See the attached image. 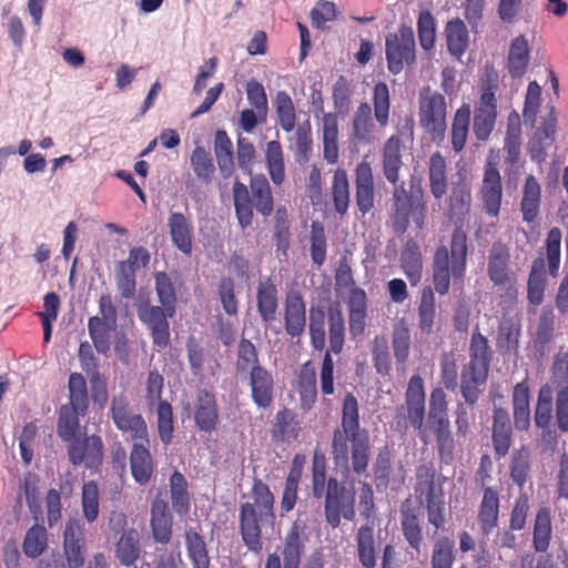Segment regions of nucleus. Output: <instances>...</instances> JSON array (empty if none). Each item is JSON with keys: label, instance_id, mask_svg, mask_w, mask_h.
<instances>
[{"label": "nucleus", "instance_id": "nucleus-3", "mask_svg": "<svg viewBox=\"0 0 568 568\" xmlns=\"http://www.w3.org/2000/svg\"><path fill=\"white\" fill-rule=\"evenodd\" d=\"M253 501L241 504L239 509V530L243 544L253 554L263 550L262 525L273 526L275 523V498L267 484L261 478L253 479L251 488Z\"/></svg>", "mask_w": 568, "mask_h": 568}, {"label": "nucleus", "instance_id": "nucleus-37", "mask_svg": "<svg viewBox=\"0 0 568 568\" xmlns=\"http://www.w3.org/2000/svg\"><path fill=\"white\" fill-rule=\"evenodd\" d=\"M521 336V323L518 317L504 315L499 321L496 347L503 355L517 354Z\"/></svg>", "mask_w": 568, "mask_h": 568}, {"label": "nucleus", "instance_id": "nucleus-1", "mask_svg": "<svg viewBox=\"0 0 568 568\" xmlns=\"http://www.w3.org/2000/svg\"><path fill=\"white\" fill-rule=\"evenodd\" d=\"M467 234L462 226L453 231L449 248L440 244L436 247L432 261L433 286H425L420 292L417 306L418 327L423 334L433 333L436 320L435 292L446 295L450 287V277L462 281L467 268Z\"/></svg>", "mask_w": 568, "mask_h": 568}, {"label": "nucleus", "instance_id": "nucleus-40", "mask_svg": "<svg viewBox=\"0 0 568 568\" xmlns=\"http://www.w3.org/2000/svg\"><path fill=\"white\" fill-rule=\"evenodd\" d=\"M540 205L541 186L537 179L529 174L525 179L520 200V212L523 214V221L528 224L536 222L540 213Z\"/></svg>", "mask_w": 568, "mask_h": 568}, {"label": "nucleus", "instance_id": "nucleus-9", "mask_svg": "<svg viewBox=\"0 0 568 568\" xmlns=\"http://www.w3.org/2000/svg\"><path fill=\"white\" fill-rule=\"evenodd\" d=\"M427 212L426 200L414 197L404 184L396 185L392 193L390 223L395 234H404L410 217L417 229H423Z\"/></svg>", "mask_w": 568, "mask_h": 568}, {"label": "nucleus", "instance_id": "nucleus-44", "mask_svg": "<svg viewBox=\"0 0 568 568\" xmlns=\"http://www.w3.org/2000/svg\"><path fill=\"white\" fill-rule=\"evenodd\" d=\"M531 471V453L527 445H521L519 448L513 450L509 464V477L514 485L521 489L528 479Z\"/></svg>", "mask_w": 568, "mask_h": 568}, {"label": "nucleus", "instance_id": "nucleus-57", "mask_svg": "<svg viewBox=\"0 0 568 568\" xmlns=\"http://www.w3.org/2000/svg\"><path fill=\"white\" fill-rule=\"evenodd\" d=\"M374 120L372 108L367 102H362L353 115V136L359 142H371L374 133Z\"/></svg>", "mask_w": 568, "mask_h": 568}, {"label": "nucleus", "instance_id": "nucleus-50", "mask_svg": "<svg viewBox=\"0 0 568 568\" xmlns=\"http://www.w3.org/2000/svg\"><path fill=\"white\" fill-rule=\"evenodd\" d=\"M529 62V45L524 36L516 37L510 44L508 53V72L514 78H521Z\"/></svg>", "mask_w": 568, "mask_h": 568}, {"label": "nucleus", "instance_id": "nucleus-34", "mask_svg": "<svg viewBox=\"0 0 568 568\" xmlns=\"http://www.w3.org/2000/svg\"><path fill=\"white\" fill-rule=\"evenodd\" d=\"M168 227L172 244L181 253L190 255L193 247V227L191 221L181 212H170Z\"/></svg>", "mask_w": 568, "mask_h": 568}, {"label": "nucleus", "instance_id": "nucleus-47", "mask_svg": "<svg viewBox=\"0 0 568 568\" xmlns=\"http://www.w3.org/2000/svg\"><path fill=\"white\" fill-rule=\"evenodd\" d=\"M470 105L463 103L454 113L450 129V142L455 153L464 150L470 124Z\"/></svg>", "mask_w": 568, "mask_h": 568}, {"label": "nucleus", "instance_id": "nucleus-58", "mask_svg": "<svg viewBox=\"0 0 568 568\" xmlns=\"http://www.w3.org/2000/svg\"><path fill=\"white\" fill-rule=\"evenodd\" d=\"M265 161L267 172L275 185H282L285 181V164L282 145L273 140L266 143Z\"/></svg>", "mask_w": 568, "mask_h": 568}, {"label": "nucleus", "instance_id": "nucleus-35", "mask_svg": "<svg viewBox=\"0 0 568 568\" xmlns=\"http://www.w3.org/2000/svg\"><path fill=\"white\" fill-rule=\"evenodd\" d=\"M400 149V139L392 135L386 140L382 150L383 174L386 181L394 186L400 179V170L404 165Z\"/></svg>", "mask_w": 568, "mask_h": 568}, {"label": "nucleus", "instance_id": "nucleus-29", "mask_svg": "<svg viewBox=\"0 0 568 568\" xmlns=\"http://www.w3.org/2000/svg\"><path fill=\"white\" fill-rule=\"evenodd\" d=\"M341 426L345 428L346 432L355 433V456L359 457V453H364L366 448V434H368V430L361 428L358 403L352 393H347L344 397Z\"/></svg>", "mask_w": 568, "mask_h": 568}, {"label": "nucleus", "instance_id": "nucleus-11", "mask_svg": "<svg viewBox=\"0 0 568 568\" xmlns=\"http://www.w3.org/2000/svg\"><path fill=\"white\" fill-rule=\"evenodd\" d=\"M415 34L412 27L400 26L397 32L388 33L385 39V54L388 70L398 74L405 65H413L416 61Z\"/></svg>", "mask_w": 568, "mask_h": 568}, {"label": "nucleus", "instance_id": "nucleus-27", "mask_svg": "<svg viewBox=\"0 0 568 568\" xmlns=\"http://www.w3.org/2000/svg\"><path fill=\"white\" fill-rule=\"evenodd\" d=\"M256 311L261 321L271 324L276 320L280 296L276 284L271 277L260 280L255 293Z\"/></svg>", "mask_w": 568, "mask_h": 568}, {"label": "nucleus", "instance_id": "nucleus-22", "mask_svg": "<svg viewBox=\"0 0 568 568\" xmlns=\"http://www.w3.org/2000/svg\"><path fill=\"white\" fill-rule=\"evenodd\" d=\"M557 132V115L551 106L549 113L544 116L541 125L536 130L528 144V151L532 161L541 163L547 158V150L554 144Z\"/></svg>", "mask_w": 568, "mask_h": 568}, {"label": "nucleus", "instance_id": "nucleus-20", "mask_svg": "<svg viewBox=\"0 0 568 568\" xmlns=\"http://www.w3.org/2000/svg\"><path fill=\"white\" fill-rule=\"evenodd\" d=\"M355 203L362 216L368 214L375 206V179L371 163L363 160L355 168Z\"/></svg>", "mask_w": 568, "mask_h": 568}, {"label": "nucleus", "instance_id": "nucleus-16", "mask_svg": "<svg viewBox=\"0 0 568 568\" xmlns=\"http://www.w3.org/2000/svg\"><path fill=\"white\" fill-rule=\"evenodd\" d=\"M497 121V99L493 87L480 91L479 100L474 105L473 133L475 139L487 142L495 130Z\"/></svg>", "mask_w": 568, "mask_h": 568}, {"label": "nucleus", "instance_id": "nucleus-39", "mask_svg": "<svg viewBox=\"0 0 568 568\" xmlns=\"http://www.w3.org/2000/svg\"><path fill=\"white\" fill-rule=\"evenodd\" d=\"M400 268L412 286H416L423 277V254L420 246L414 240L404 245L399 256Z\"/></svg>", "mask_w": 568, "mask_h": 568}, {"label": "nucleus", "instance_id": "nucleus-31", "mask_svg": "<svg viewBox=\"0 0 568 568\" xmlns=\"http://www.w3.org/2000/svg\"><path fill=\"white\" fill-rule=\"evenodd\" d=\"M513 434L508 412L501 407L495 408L493 414L491 442L497 458H503L509 453L513 443Z\"/></svg>", "mask_w": 568, "mask_h": 568}, {"label": "nucleus", "instance_id": "nucleus-26", "mask_svg": "<svg viewBox=\"0 0 568 568\" xmlns=\"http://www.w3.org/2000/svg\"><path fill=\"white\" fill-rule=\"evenodd\" d=\"M305 530L306 525L295 520L286 531L282 551L284 568H300L307 541Z\"/></svg>", "mask_w": 568, "mask_h": 568}, {"label": "nucleus", "instance_id": "nucleus-32", "mask_svg": "<svg viewBox=\"0 0 568 568\" xmlns=\"http://www.w3.org/2000/svg\"><path fill=\"white\" fill-rule=\"evenodd\" d=\"M499 508V489L486 488L483 493L477 515L480 532L484 536H489L498 527Z\"/></svg>", "mask_w": 568, "mask_h": 568}, {"label": "nucleus", "instance_id": "nucleus-30", "mask_svg": "<svg viewBox=\"0 0 568 568\" xmlns=\"http://www.w3.org/2000/svg\"><path fill=\"white\" fill-rule=\"evenodd\" d=\"M150 527L155 542L168 545L172 539L173 518L165 500L156 498L151 504Z\"/></svg>", "mask_w": 568, "mask_h": 568}, {"label": "nucleus", "instance_id": "nucleus-56", "mask_svg": "<svg viewBox=\"0 0 568 568\" xmlns=\"http://www.w3.org/2000/svg\"><path fill=\"white\" fill-rule=\"evenodd\" d=\"M170 494L174 511L179 516H185L190 511V495L185 476L174 470L170 478Z\"/></svg>", "mask_w": 568, "mask_h": 568}, {"label": "nucleus", "instance_id": "nucleus-45", "mask_svg": "<svg viewBox=\"0 0 568 568\" xmlns=\"http://www.w3.org/2000/svg\"><path fill=\"white\" fill-rule=\"evenodd\" d=\"M141 555V545L139 532L134 528L122 532L115 545V557L122 566L130 567L135 565Z\"/></svg>", "mask_w": 568, "mask_h": 568}, {"label": "nucleus", "instance_id": "nucleus-43", "mask_svg": "<svg viewBox=\"0 0 568 568\" xmlns=\"http://www.w3.org/2000/svg\"><path fill=\"white\" fill-rule=\"evenodd\" d=\"M213 149L222 178L230 179L234 173V152L233 143L225 130L215 132Z\"/></svg>", "mask_w": 568, "mask_h": 568}, {"label": "nucleus", "instance_id": "nucleus-48", "mask_svg": "<svg viewBox=\"0 0 568 568\" xmlns=\"http://www.w3.org/2000/svg\"><path fill=\"white\" fill-rule=\"evenodd\" d=\"M297 389L302 407L311 409L317 400L316 372L311 361L301 367Z\"/></svg>", "mask_w": 568, "mask_h": 568}, {"label": "nucleus", "instance_id": "nucleus-46", "mask_svg": "<svg viewBox=\"0 0 568 568\" xmlns=\"http://www.w3.org/2000/svg\"><path fill=\"white\" fill-rule=\"evenodd\" d=\"M331 199L334 211L341 216H344L349 207L351 192L348 175L343 168H337L334 171L331 185Z\"/></svg>", "mask_w": 568, "mask_h": 568}, {"label": "nucleus", "instance_id": "nucleus-10", "mask_svg": "<svg viewBox=\"0 0 568 568\" xmlns=\"http://www.w3.org/2000/svg\"><path fill=\"white\" fill-rule=\"evenodd\" d=\"M353 432H346L345 428H336L333 433L332 456L334 464L345 468L346 473L352 471L361 477L366 475L371 459L369 434H366V448L355 456V442Z\"/></svg>", "mask_w": 568, "mask_h": 568}, {"label": "nucleus", "instance_id": "nucleus-59", "mask_svg": "<svg viewBox=\"0 0 568 568\" xmlns=\"http://www.w3.org/2000/svg\"><path fill=\"white\" fill-rule=\"evenodd\" d=\"M433 430L437 444L438 457L440 462L450 464L454 460L455 439L450 430V422L443 424L428 425Z\"/></svg>", "mask_w": 568, "mask_h": 568}, {"label": "nucleus", "instance_id": "nucleus-52", "mask_svg": "<svg viewBox=\"0 0 568 568\" xmlns=\"http://www.w3.org/2000/svg\"><path fill=\"white\" fill-rule=\"evenodd\" d=\"M88 413H81L72 406L61 405L58 412L57 432L63 442H70L77 437L80 430V417Z\"/></svg>", "mask_w": 568, "mask_h": 568}, {"label": "nucleus", "instance_id": "nucleus-64", "mask_svg": "<svg viewBox=\"0 0 568 568\" xmlns=\"http://www.w3.org/2000/svg\"><path fill=\"white\" fill-rule=\"evenodd\" d=\"M154 281L160 304L166 306L170 313H175L178 302L175 281L166 272H156Z\"/></svg>", "mask_w": 568, "mask_h": 568}, {"label": "nucleus", "instance_id": "nucleus-18", "mask_svg": "<svg viewBox=\"0 0 568 568\" xmlns=\"http://www.w3.org/2000/svg\"><path fill=\"white\" fill-rule=\"evenodd\" d=\"M285 333L291 338H300L306 328V302L302 292L296 287L286 291L283 307Z\"/></svg>", "mask_w": 568, "mask_h": 568}, {"label": "nucleus", "instance_id": "nucleus-12", "mask_svg": "<svg viewBox=\"0 0 568 568\" xmlns=\"http://www.w3.org/2000/svg\"><path fill=\"white\" fill-rule=\"evenodd\" d=\"M324 515L327 524L332 528H337L341 525L342 516L352 520L355 516V491L353 488H346L341 485L335 477L327 479L326 491L323 495Z\"/></svg>", "mask_w": 568, "mask_h": 568}, {"label": "nucleus", "instance_id": "nucleus-51", "mask_svg": "<svg viewBox=\"0 0 568 568\" xmlns=\"http://www.w3.org/2000/svg\"><path fill=\"white\" fill-rule=\"evenodd\" d=\"M187 557L193 568H210V556L204 538L194 528H189L184 535Z\"/></svg>", "mask_w": 568, "mask_h": 568}, {"label": "nucleus", "instance_id": "nucleus-8", "mask_svg": "<svg viewBox=\"0 0 568 568\" xmlns=\"http://www.w3.org/2000/svg\"><path fill=\"white\" fill-rule=\"evenodd\" d=\"M425 419V387L420 375H413L407 385L405 393V405L396 409L397 427L406 428L410 425L418 430V437L424 445L430 440L427 428L424 426Z\"/></svg>", "mask_w": 568, "mask_h": 568}, {"label": "nucleus", "instance_id": "nucleus-38", "mask_svg": "<svg viewBox=\"0 0 568 568\" xmlns=\"http://www.w3.org/2000/svg\"><path fill=\"white\" fill-rule=\"evenodd\" d=\"M301 427L293 410L284 407L278 410L271 426V437L275 443L291 444L300 436Z\"/></svg>", "mask_w": 568, "mask_h": 568}, {"label": "nucleus", "instance_id": "nucleus-6", "mask_svg": "<svg viewBox=\"0 0 568 568\" xmlns=\"http://www.w3.org/2000/svg\"><path fill=\"white\" fill-rule=\"evenodd\" d=\"M416 484L414 493L419 504H424L427 511L428 523L435 529H442L445 526V494L443 480L436 473L432 462L419 464L415 470Z\"/></svg>", "mask_w": 568, "mask_h": 568}, {"label": "nucleus", "instance_id": "nucleus-62", "mask_svg": "<svg viewBox=\"0 0 568 568\" xmlns=\"http://www.w3.org/2000/svg\"><path fill=\"white\" fill-rule=\"evenodd\" d=\"M255 367H263L260 364L258 353L255 345L246 338H242L237 346L235 368L240 375H250Z\"/></svg>", "mask_w": 568, "mask_h": 568}, {"label": "nucleus", "instance_id": "nucleus-23", "mask_svg": "<svg viewBox=\"0 0 568 568\" xmlns=\"http://www.w3.org/2000/svg\"><path fill=\"white\" fill-rule=\"evenodd\" d=\"M487 275L494 285H505L515 276L510 270V251L501 241H495L488 253Z\"/></svg>", "mask_w": 568, "mask_h": 568}, {"label": "nucleus", "instance_id": "nucleus-49", "mask_svg": "<svg viewBox=\"0 0 568 568\" xmlns=\"http://www.w3.org/2000/svg\"><path fill=\"white\" fill-rule=\"evenodd\" d=\"M447 49L452 55L459 59L467 50L469 34L466 24L459 18L447 22L445 27Z\"/></svg>", "mask_w": 568, "mask_h": 568}, {"label": "nucleus", "instance_id": "nucleus-4", "mask_svg": "<svg viewBox=\"0 0 568 568\" xmlns=\"http://www.w3.org/2000/svg\"><path fill=\"white\" fill-rule=\"evenodd\" d=\"M491 362V349L486 336L474 332L469 344V362L460 374V393L465 403L475 405L480 396V386L487 382Z\"/></svg>", "mask_w": 568, "mask_h": 568}, {"label": "nucleus", "instance_id": "nucleus-33", "mask_svg": "<svg viewBox=\"0 0 568 568\" xmlns=\"http://www.w3.org/2000/svg\"><path fill=\"white\" fill-rule=\"evenodd\" d=\"M357 559L363 568H376L378 541L375 538V529L373 523H365L359 526L356 535Z\"/></svg>", "mask_w": 568, "mask_h": 568}, {"label": "nucleus", "instance_id": "nucleus-42", "mask_svg": "<svg viewBox=\"0 0 568 568\" xmlns=\"http://www.w3.org/2000/svg\"><path fill=\"white\" fill-rule=\"evenodd\" d=\"M552 540V521L550 509L542 506L537 509L532 526V548L538 554L548 551Z\"/></svg>", "mask_w": 568, "mask_h": 568}, {"label": "nucleus", "instance_id": "nucleus-60", "mask_svg": "<svg viewBox=\"0 0 568 568\" xmlns=\"http://www.w3.org/2000/svg\"><path fill=\"white\" fill-rule=\"evenodd\" d=\"M69 403L65 406H72L81 413H88L89 395L84 376L81 373H71L68 382Z\"/></svg>", "mask_w": 568, "mask_h": 568}, {"label": "nucleus", "instance_id": "nucleus-21", "mask_svg": "<svg viewBox=\"0 0 568 568\" xmlns=\"http://www.w3.org/2000/svg\"><path fill=\"white\" fill-rule=\"evenodd\" d=\"M63 555L68 568H82L85 562L87 544L82 525L69 520L63 532Z\"/></svg>", "mask_w": 568, "mask_h": 568}, {"label": "nucleus", "instance_id": "nucleus-17", "mask_svg": "<svg viewBox=\"0 0 568 568\" xmlns=\"http://www.w3.org/2000/svg\"><path fill=\"white\" fill-rule=\"evenodd\" d=\"M497 165L496 159L491 156L487 159L484 166L481 185L478 191L483 209L490 217H498L503 200L501 176Z\"/></svg>", "mask_w": 568, "mask_h": 568}, {"label": "nucleus", "instance_id": "nucleus-13", "mask_svg": "<svg viewBox=\"0 0 568 568\" xmlns=\"http://www.w3.org/2000/svg\"><path fill=\"white\" fill-rule=\"evenodd\" d=\"M110 417L116 429L128 434L132 440L149 442L148 424L144 417L134 410L124 394L112 397Z\"/></svg>", "mask_w": 568, "mask_h": 568}, {"label": "nucleus", "instance_id": "nucleus-54", "mask_svg": "<svg viewBox=\"0 0 568 568\" xmlns=\"http://www.w3.org/2000/svg\"><path fill=\"white\" fill-rule=\"evenodd\" d=\"M114 327L115 323L100 318V316L89 318V335L98 353L105 355L110 351V333Z\"/></svg>", "mask_w": 568, "mask_h": 568}, {"label": "nucleus", "instance_id": "nucleus-19", "mask_svg": "<svg viewBox=\"0 0 568 568\" xmlns=\"http://www.w3.org/2000/svg\"><path fill=\"white\" fill-rule=\"evenodd\" d=\"M68 457L73 466L84 464L92 469L101 465L103 459V442L100 436H85L83 439L77 437L69 442Z\"/></svg>", "mask_w": 568, "mask_h": 568}, {"label": "nucleus", "instance_id": "nucleus-55", "mask_svg": "<svg viewBox=\"0 0 568 568\" xmlns=\"http://www.w3.org/2000/svg\"><path fill=\"white\" fill-rule=\"evenodd\" d=\"M190 163L197 180L211 184L215 176V165L211 153L202 145H196L191 153Z\"/></svg>", "mask_w": 568, "mask_h": 568}, {"label": "nucleus", "instance_id": "nucleus-7", "mask_svg": "<svg viewBox=\"0 0 568 568\" xmlns=\"http://www.w3.org/2000/svg\"><path fill=\"white\" fill-rule=\"evenodd\" d=\"M418 123L436 144H442L447 130V103L445 97L429 85L418 92Z\"/></svg>", "mask_w": 568, "mask_h": 568}, {"label": "nucleus", "instance_id": "nucleus-36", "mask_svg": "<svg viewBox=\"0 0 568 568\" xmlns=\"http://www.w3.org/2000/svg\"><path fill=\"white\" fill-rule=\"evenodd\" d=\"M400 529L405 540L412 549L417 554L422 550L424 540L423 528L420 525L419 516L413 507L412 501L407 498L400 506Z\"/></svg>", "mask_w": 568, "mask_h": 568}, {"label": "nucleus", "instance_id": "nucleus-63", "mask_svg": "<svg viewBox=\"0 0 568 568\" xmlns=\"http://www.w3.org/2000/svg\"><path fill=\"white\" fill-rule=\"evenodd\" d=\"M374 118L378 125L384 129L389 123L390 97L389 89L385 82H377L373 90Z\"/></svg>", "mask_w": 568, "mask_h": 568}, {"label": "nucleus", "instance_id": "nucleus-5", "mask_svg": "<svg viewBox=\"0 0 568 568\" xmlns=\"http://www.w3.org/2000/svg\"><path fill=\"white\" fill-rule=\"evenodd\" d=\"M250 187L236 180L233 185V202L235 215L241 229H246L253 221V202L257 212L264 217H268L274 210V200L270 183L265 175L258 174L251 178Z\"/></svg>", "mask_w": 568, "mask_h": 568}, {"label": "nucleus", "instance_id": "nucleus-14", "mask_svg": "<svg viewBox=\"0 0 568 568\" xmlns=\"http://www.w3.org/2000/svg\"><path fill=\"white\" fill-rule=\"evenodd\" d=\"M164 378L156 371H150L146 381V399L150 405L158 402L156 407V419H158V432L159 437L165 445L172 442L173 437V412L172 406L169 402L162 400Z\"/></svg>", "mask_w": 568, "mask_h": 568}, {"label": "nucleus", "instance_id": "nucleus-41", "mask_svg": "<svg viewBox=\"0 0 568 568\" xmlns=\"http://www.w3.org/2000/svg\"><path fill=\"white\" fill-rule=\"evenodd\" d=\"M429 190L434 199L440 201L448 190V170L446 159L440 152H434L428 160Z\"/></svg>", "mask_w": 568, "mask_h": 568}, {"label": "nucleus", "instance_id": "nucleus-15", "mask_svg": "<svg viewBox=\"0 0 568 568\" xmlns=\"http://www.w3.org/2000/svg\"><path fill=\"white\" fill-rule=\"evenodd\" d=\"M136 313L140 322L150 331V336L154 347L159 351L164 349L170 344V324L175 313H170L166 306L152 305L144 302L138 305Z\"/></svg>", "mask_w": 568, "mask_h": 568}, {"label": "nucleus", "instance_id": "nucleus-2", "mask_svg": "<svg viewBox=\"0 0 568 568\" xmlns=\"http://www.w3.org/2000/svg\"><path fill=\"white\" fill-rule=\"evenodd\" d=\"M326 317L328 324V348L324 352L320 369V387L323 396L335 393L334 355L343 352L346 337L345 318L338 303L328 306L327 313L322 305H312L308 310L310 344L314 351L322 352L326 344Z\"/></svg>", "mask_w": 568, "mask_h": 568}, {"label": "nucleus", "instance_id": "nucleus-28", "mask_svg": "<svg viewBox=\"0 0 568 568\" xmlns=\"http://www.w3.org/2000/svg\"><path fill=\"white\" fill-rule=\"evenodd\" d=\"M150 440H133L130 452V468L135 483L148 484L154 473V462L150 452Z\"/></svg>", "mask_w": 568, "mask_h": 568}, {"label": "nucleus", "instance_id": "nucleus-53", "mask_svg": "<svg viewBox=\"0 0 568 568\" xmlns=\"http://www.w3.org/2000/svg\"><path fill=\"white\" fill-rule=\"evenodd\" d=\"M545 260L537 257L532 261L527 282V298L530 304L540 305L546 290Z\"/></svg>", "mask_w": 568, "mask_h": 568}, {"label": "nucleus", "instance_id": "nucleus-24", "mask_svg": "<svg viewBox=\"0 0 568 568\" xmlns=\"http://www.w3.org/2000/svg\"><path fill=\"white\" fill-rule=\"evenodd\" d=\"M194 423L199 430L211 434L220 423L219 405L214 394L206 389L196 393Z\"/></svg>", "mask_w": 568, "mask_h": 568}, {"label": "nucleus", "instance_id": "nucleus-25", "mask_svg": "<svg viewBox=\"0 0 568 568\" xmlns=\"http://www.w3.org/2000/svg\"><path fill=\"white\" fill-rule=\"evenodd\" d=\"M251 397L257 408L267 409L274 400L275 381L266 367H255L247 375Z\"/></svg>", "mask_w": 568, "mask_h": 568}, {"label": "nucleus", "instance_id": "nucleus-61", "mask_svg": "<svg viewBox=\"0 0 568 568\" xmlns=\"http://www.w3.org/2000/svg\"><path fill=\"white\" fill-rule=\"evenodd\" d=\"M392 346L396 363L405 366L410 352V332L404 320H399L394 325Z\"/></svg>", "mask_w": 568, "mask_h": 568}]
</instances>
